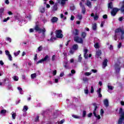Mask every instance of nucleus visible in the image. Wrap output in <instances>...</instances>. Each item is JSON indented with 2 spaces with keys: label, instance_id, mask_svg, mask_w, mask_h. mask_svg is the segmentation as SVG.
<instances>
[{
  "label": "nucleus",
  "instance_id": "obj_52",
  "mask_svg": "<svg viewBox=\"0 0 124 124\" xmlns=\"http://www.w3.org/2000/svg\"><path fill=\"white\" fill-rule=\"evenodd\" d=\"M6 40H7V41H9V42H11V38H10L9 37H7L6 38Z\"/></svg>",
  "mask_w": 124,
  "mask_h": 124
},
{
  "label": "nucleus",
  "instance_id": "obj_58",
  "mask_svg": "<svg viewBox=\"0 0 124 124\" xmlns=\"http://www.w3.org/2000/svg\"><path fill=\"white\" fill-rule=\"evenodd\" d=\"M64 75V73H63V72H62L60 74V77H63V76Z\"/></svg>",
  "mask_w": 124,
  "mask_h": 124
},
{
  "label": "nucleus",
  "instance_id": "obj_4",
  "mask_svg": "<svg viewBox=\"0 0 124 124\" xmlns=\"http://www.w3.org/2000/svg\"><path fill=\"white\" fill-rule=\"evenodd\" d=\"M56 36L57 38H62L63 37L62 35V30H56L55 31Z\"/></svg>",
  "mask_w": 124,
  "mask_h": 124
},
{
  "label": "nucleus",
  "instance_id": "obj_62",
  "mask_svg": "<svg viewBox=\"0 0 124 124\" xmlns=\"http://www.w3.org/2000/svg\"><path fill=\"white\" fill-rule=\"evenodd\" d=\"M103 19H107V15H104L103 16Z\"/></svg>",
  "mask_w": 124,
  "mask_h": 124
},
{
  "label": "nucleus",
  "instance_id": "obj_6",
  "mask_svg": "<svg viewBox=\"0 0 124 124\" xmlns=\"http://www.w3.org/2000/svg\"><path fill=\"white\" fill-rule=\"evenodd\" d=\"M74 41L77 42L78 43H80L81 44H83V39L82 38L79 37V36H76L74 38Z\"/></svg>",
  "mask_w": 124,
  "mask_h": 124
},
{
  "label": "nucleus",
  "instance_id": "obj_3",
  "mask_svg": "<svg viewBox=\"0 0 124 124\" xmlns=\"http://www.w3.org/2000/svg\"><path fill=\"white\" fill-rule=\"evenodd\" d=\"M93 105L94 107V110L93 111V114L96 118H97L98 120H100V115L96 114L95 113V111H96V109H97V104L96 103L93 104Z\"/></svg>",
  "mask_w": 124,
  "mask_h": 124
},
{
  "label": "nucleus",
  "instance_id": "obj_2",
  "mask_svg": "<svg viewBox=\"0 0 124 124\" xmlns=\"http://www.w3.org/2000/svg\"><path fill=\"white\" fill-rule=\"evenodd\" d=\"M34 30L36 31H38L39 33L42 32L43 35H45V31H46L45 28L41 29L39 27H38V26L36 25L34 28Z\"/></svg>",
  "mask_w": 124,
  "mask_h": 124
},
{
  "label": "nucleus",
  "instance_id": "obj_18",
  "mask_svg": "<svg viewBox=\"0 0 124 124\" xmlns=\"http://www.w3.org/2000/svg\"><path fill=\"white\" fill-rule=\"evenodd\" d=\"M17 115L16 114V113H15L14 112H12V117L14 120H15L16 119V116Z\"/></svg>",
  "mask_w": 124,
  "mask_h": 124
},
{
  "label": "nucleus",
  "instance_id": "obj_14",
  "mask_svg": "<svg viewBox=\"0 0 124 124\" xmlns=\"http://www.w3.org/2000/svg\"><path fill=\"white\" fill-rule=\"evenodd\" d=\"M97 93L98 94V97H102V94H101V88H99L97 90Z\"/></svg>",
  "mask_w": 124,
  "mask_h": 124
},
{
  "label": "nucleus",
  "instance_id": "obj_37",
  "mask_svg": "<svg viewBox=\"0 0 124 124\" xmlns=\"http://www.w3.org/2000/svg\"><path fill=\"white\" fill-rule=\"evenodd\" d=\"M20 52H21L20 50L17 51L16 52H15L14 53V55L15 56V57H17V56H18V55H19V54H20Z\"/></svg>",
  "mask_w": 124,
  "mask_h": 124
},
{
  "label": "nucleus",
  "instance_id": "obj_8",
  "mask_svg": "<svg viewBox=\"0 0 124 124\" xmlns=\"http://www.w3.org/2000/svg\"><path fill=\"white\" fill-rule=\"evenodd\" d=\"M103 102L106 107H108V106H109V100H108V99H104Z\"/></svg>",
  "mask_w": 124,
  "mask_h": 124
},
{
  "label": "nucleus",
  "instance_id": "obj_21",
  "mask_svg": "<svg viewBox=\"0 0 124 124\" xmlns=\"http://www.w3.org/2000/svg\"><path fill=\"white\" fill-rule=\"evenodd\" d=\"M17 89L18 90L20 94H23L24 93V92H23V89H22V88L18 87H17Z\"/></svg>",
  "mask_w": 124,
  "mask_h": 124
},
{
  "label": "nucleus",
  "instance_id": "obj_26",
  "mask_svg": "<svg viewBox=\"0 0 124 124\" xmlns=\"http://www.w3.org/2000/svg\"><path fill=\"white\" fill-rule=\"evenodd\" d=\"M94 47L96 49H98V48H99L100 46H99V44H98V43H96V44H94Z\"/></svg>",
  "mask_w": 124,
  "mask_h": 124
},
{
  "label": "nucleus",
  "instance_id": "obj_45",
  "mask_svg": "<svg viewBox=\"0 0 124 124\" xmlns=\"http://www.w3.org/2000/svg\"><path fill=\"white\" fill-rule=\"evenodd\" d=\"M72 117L74 118L75 119H79L80 117L77 115H73Z\"/></svg>",
  "mask_w": 124,
  "mask_h": 124
},
{
  "label": "nucleus",
  "instance_id": "obj_5",
  "mask_svg": "<svg viewBox=\"0 0 124 124\" xmlns=\"http://www.w3.org/2000/svg\"><path fill=\"white\" fill-rule=\"evenodd\" d=\"M50 60V57L48 55H46L44 58L39 60L37 62V64H38V63H43L44 62H47V61H49Z\"/></svg>",
  "mask_w": 124,
  "mask_h": 124
},
{
  "label": "nucleus",
  "instance_id": "obj_57",
  "mask_svg": "<svg viewBox=\"0 0 124 124\" xmlns=\"http://www.w3.org/2000/svg\"><path fill=\"white\" fill-rule=\"evenodd\" d=\"M71 73H72V74H75V73H76V71H75V70H72L71 71Z\"/></svg>",
  "mask_w": 124,
  "mask_h": 124
},
{
  "label": "nucleus",
  "instance_id": "obj_13",
  "mask_svg": "<svg viewBox=\"0 0 124 124\" xmlns=\"http://www.w3.org/2000/svg\"><path fill=\"white\" fill-rule=\"evenodd\" d=\"M52 23H57L58 22V18L57 17H53L51 19Z\"/></svg>",
  "mask_w": 124,
  "mask_h": 124
},
{
  "label": "nucleus",
  "instance_id": "obj_42",
  "mask_svg": "<svg viewBox=\"0 0 124 124\" xmlns=\"http://www.w3.org/2000/svg\"><path fill=\"white\" fill-rule=\"evenodd\" d=\"M9 19H10V17H7V18H5L4 19H3V22H7V21H8V20H9Z\"/></svg>",
  "mask_w": 124,
  "mask_h": 124
},
{
  "label": "nucleus",
  "instance_id": "obj_12",
  "mask_svg": "<svg viewBox=\"0 0 124 124\" xmlns=\"http://www.w3.org/2000/svg\"><path fill=\"white\" fill-rule=\"evenodd\" d=\"M86 4L87 6H88V7H89L90 8H92V2H91L90 0H87Z\"/></svg>",
  "mask_w": 124,
  "mask_h": 124
},
{
  "label": "nucleus",
  "instance_id": "obj_20",
  "mask_svg": "<svg viewBox=\"0 0 124 124\" xmlns=\"http://www.w3.org/2000/svg\"><path fill=\"white\" fill-rule=\"evenodd\" d=\"M81 37H82V38H85V37L87 36V33H86L85 32H82L81 33Z\"/></svg>",
  "mask_w": 124,
  "mask_h": 124
},
{
  "label": "nucleus",
  "instance_id": "obj_34",
  "mask_svg": "<svg viewBox=\"0 0 124 124\" xmlns=\"http://www.w3.org/2000/svg\"><path fill=\"white\" fill-rule=\"evenodd\" d=\"M108 90H111V91L114 89V87L112 86H110L109 84L108 85Z\"/></svg>",
  "mask_w": 124,
  "mask_h": 124
},
{
  "label": "nucleus",
  "instance_id": "obj_40",
  "mask_svg": "<svg viewBox=\"0 0 124 124\" xmlns=\"http://www.w3.org/2000/svg\"><path fill=\"white\" fill-rule=\"evenodd\" d=\"M6 113V110L2 109L1 110L0 114H5Z\"/></svg>",
  "mask_w": 124,
  "mask_h": 124
},
{
  "label": "nucleus",
  "instance_id": "obj_64",
  "mask_svg": "<svg viewBox=\"0 0 124 124\" xmlns=\"http://www.w3.org/2000/svg\"><path fill=\"white\" fill-rule=\"evenodd\" d=\"M50 4H54V1L52 0L49 1Z\"/></svg>",
  "mask_w": 124,
  "mask_h": 124
},
{
  "label": "nucleus",
  "instance_id": "obj_54",
  "mask_svg": "<svg viewBox=\"0 0 124 124\" xmlns=\"http://www.w3.org/2000/svg\"><path fill=\"white\" fill-rule=\"evenodd\" d=\"M52 74H53V75H54V76H55V75H56V74H57V70L53 71Z\"/></svg>",
  "mask_w": 124,
  "mask_h": 124
},
{
  "label": "nucleus",
  "instance_id": "obj_9",
  "mask_svg": "<svg viewBox=\"0 0 124 124\" xmlns=\"http://www.w3.org/2000/svg\"><path fill=\"white\" fill-rule=\"evenodd\" d=\"M124 116H121L118 121V124H123V122H124Z\"/></svg>",
  "mask_w": 124,
  "mask_h": 124
},
{
  "label": "nucleus",
  "instance_id": "obj_11",
  "mask_svg": "<svg viewBox=\"0 0 124 124\" xmlns=\"http://www.w3.org/2000/svg\"><path fill=\"white\" fill-rule=\"evenodd\" d=\"M84 57L85 59H88V57L89 56V55L88 54H87L88 53V49H84Z\"/></svg>",
  "mask_w": 124,
  "mask_h": 124
},
{
  "label": "nucleus",
  "instance_id": "obj_19",
  "mask_svg": "<svg viewBox=\"0 0 124 124\" xmlns=\"http://www.w3.org/2000/svg\"><path fill=\"white\" fill-rule=\"evenodd\" d=\"M77 18L78 20H81L82 19H83V16H82V15L78 14V15H77Z\"/></svg>",
  "mask_w": 124,
  "mask_h": 124
},
{
  "label": "nucleus",
  "instance_id": "obj_15",
  "mask_svg": "<svg viewBox=\"0 0 124 124\" xmlns=\"http://www.w3.org/2000/svg\"><path fill=\"white\" fill-rule=\"evenodd\" d=\"M73 34H74V35H78L79 34V31L77 29H75V30L73 31Z\"/></svg>",
  "mask_w": 124,
  "mask_h": 124
},
{
  "label": "nucleus",
  "instance_id": "obj_35",
  "mask_svg": "<svg viewBox=\"0 0 124 124\" xmlns=\"http://www.w3.org/2000/svg\"><path fill=\"white\" fill-rule=\"evenodd\" d=\"M81 8H82V10H81L82 13L83 14H85V13H86V8H85V7H83Z\"/></svg>",
  "mask_w": 124,
  "mask_h": 124
},
{
  "label": "nucleus",
  "instance_id": "obj_25",
  "mask_svg": "<svg viewBox=\"0 0 124 124\" xmlns=\"http://www.w3.org/2000/svg\"><path fill=\"white\" fill-rule=\"evenodd\" d=\"M119 114L121 115V116H124V112H123V108H120Z\"/></svg>",
  "mask_w": 124,
  "mask_h": 124
},
{
  "label": "nucleus",
  "instance_id": "obj_1",
  "mask_svg": "<svg viewBox=\"0 0 124 124\" xmlns=\"http://www.w3.org/2000/svg\"><path fill=\"white\" fill-rule=\"evenodd\" d=\"M114 40H118V33L121 32L122 34H124V27H120L115 31Z\"/></svg>",
  "mask_w": 124,
  "mask_h": 124
},
{
  "label": "nucleus",
  "instance_id": "obj_53",
  "mask_svg": "<svg viewBox=\"0 0 124 124\" xmlns=\"http://www.w3.org/2000/svg\"><path fill=\"white\" fill-rule=\"evenodd\" d=\"M91 71L93 73H96L97 72V70L94 69H92Z\"/></svg>",
  "mask_w": 124,
  "mask_h": 124
},
{
  "label": "nucleus",
  "instance_id": "obj_46",
  "mask_svg": "<svg viewBox=\"0 0 124 124\" xmlns=\"http://www.w3.org/2000/svg\"><path fill=\"white\" fill-rule=\"evenodd\" d=\"M104 24H105V21H102L101 23L100 27H101V28L103 27Z\"/></svg>",
  "mask_w": 124,
  "mask_h": 124
},
{
  "label": "nucleus",
  "instance_id": "obj_30",
  "mask_svg": "<svg viewBox=\"0 0 124 124\" xmlns=\"http://www.w3.org/2000/svg\"><path fill=\"white\" fill-rule=\"evenodd\" d=\"M98 15H97V14H95V15H94V17H93V19H94V20H95V21H96L97 20H98Z\"/></svg>",
  "mask_w": 124,
  "mask_h": 124
},
{
  "label": "nucleus",
  "instance_id": "obj_41",
  "mask_svg": "<svg viewBox=\"0 0 124 124\" xmlns=\"http://www.w3.org/2000/svg\"><path fill=\"white\" fill-rule=\"evenodd\" d=\"M93 92H94V90L93 89V86H91V93H93Z\"/></svg>",
  "mask_w": 124,
  "mask_h": 124
},
{
  "label": "nucleus",
  "instance_id": "obj_24",
  "mask_svg": "<svg viewBox=\"0 0 124 124\" xmlns=\"http://www.w3.org/2000/svg\"><path fill=\"white\" fill-rule=\"evenodd\" d=\"M53 11H56L58 10V7L56 4L54 5L52 8Z\"/></svg>",
  "mask_w": 124,
  "mask_h": 124
},
{
  "label": "nucleus",
  "instance_id": "obj_17",
  "mask_svg": "<svg viewBox=\"0 0 124 124\" xmlns=\"http://www.w3.org/2000/svg\"><path fill=\"white\" fill-rule=\"evenodd\" d=\"M96 23H94L92 24V29L93 30V31H96Z\"/></svg>",
  "mask_w": 124,
  "mask_h": 124
},
{
  "label": "nucleus",
  "instance_id": "obj_10",
  "mask_svg": "<svg viewBox=\"0 0 124 124\" xmlns=\"http://www.w3.org/2000/svg\"><path fill=\"white\" fill-rule=\"evenodd\" d=\"M108 62V60L107 59H105L103 62V68H105L106 66H107V62Z\"/></svg>",
  "mask_w": 124,
  "mask_h": 124
},
{
  "label": "nucleus",
  "instance_id": "obj_43",
  "mask_svg": "<svg viewBox=\"0 0 124 124\" xmlns=\"http://www.w3.org/2000/svg\"><path fill=\"white\" fill-rule=\"evenodd\" d=\"M5 52L6 56H9V55H10V52H9L8 50H5Z\"/></svg>",
  "mask_w": 124,
  "mask_h": 124
},
{
  "label": "nucleus",
  "instance_id": "obj_50",
  "mask_svg": "<svg viewBox=\"0 0 124 124\" xmlns=\"http://www.w3.org/2000/svg\"><path fill=\"white\" fill-rule=\"evenodd\" d=\"M83 80L84 82H88V81H89V79L87 78H83Z\"/></svg>",
  "mask_w": 124,
  "mask_h": 124
},
{
  "label": "nucleus",
  "instance_id": "obj_47",
  "mask_svg": "<svg viewBox=\"0 0 124 124\" xmlns=\"http://www.w3.org/2000/svg\"><path fill=\"white\" fill-rule=\"evenodd\" d=\"M8 59L9 61H12V56H11V55H8Z\"/></svg>",
  "mask_w": 124,
  "mask_h": 124
},
{
  "label": "nucleus",
  "instance_id": "obj_16",
  "mask_svg": "<svg viewBox=\"0 0 124 124\" xmlns=\"http://www.w3.org/2000/svg\"><path fill=\"white\" fill-rule=\"evenodd\" d=\"M101 55V50H98L96 51V57H99Z\"/></svg>",
  "mask_w": 124,
  "mask_h": 124
},
{
  "label": "nucleus",
  "instance_id": "obj_36",
  "mask_svg": "<svg viewBox=\"0 0 124 124\" xmlns=\"http://www.w3.org/2000/svg\"><path fill=\"white\" fill-rule=\"evenodd\" d=\"M84 93H85V94H89V89H88V87H86V89L84 90Z\"/></svg>",
  "mask_w": 124,
  "mask_h": 124
},
{
  "label": "nucleus",
  "instance_id": "obj_61",
  "mask_svg": "<svg viewBox=\"0 0 124 124\" xmlns=\"http://www.w3.org/2000/svg\"><path fill=\"white\" fill-rule=\"evenodd\" d=\"M124 34H122L120 36V39H124Z\"/></svg>",
  "mask_w": 124,
  "mask_h": 124
},
{
  "label": "nucleus",
  "instance_id": "obj_23",
  "mask_svg": "<svg viewBox=\"0 0 124 124\" xmlns=\"http://www.w3.org/2000/svg\"><path fill=\"white\" fill-rule=\"evenodd\" d=\"M108 8H110V9L113 8V3L112 2H110L108 3Z\"/></svg>",
  "mask_w": 124,
  "mask_h": 124
},
{
  "label": "nucleus",
  "instance_id": "obj_32",
  "mask_svg": "<svg viewBox=\"0 0 124 124\" xmlns=\"http://www.w3.org/2000/svg\"><path fill=\"white\" fill-rule=\"evenodd\" d=\"M31 79H34V78H36V73H34L31 75Z\"/></svg>",
  "mask_w": 124,
  "mask_h": 124
},
{
  "label": "nucleus",
  "instance_id": "obj_59",
  "mask_svg": "<svg viewBox=\"0 0 124 124\" xmlns=\"http://www.w3.org/2000/svg\"><path fill=\"white\" fill-rule=\"evenodd\" d=\"M55 60H56V56L53 55L52 58V61H55Z\"/></svg>",
  "mask_w": 124,
  "mask_h": 124
},
{
  "label": "nucleus",
  "instance_id": "obj_22",
  "mask_svg": "<svg viewBox=\"0 0 124 124\" xmlns=\"http://www.w3.org/2000/svg\"><path fill=\"white\" fill-rule=\"evenodd\" d=\"M4 11V9L3 8H1L0 9V17H1L2 15H3V11Z\"/></svg>",
  "mask_w": 124,
  "mask_h": 124
},
{
  "label": "nucleus",
  "instance_id": "obj_29",
  "mask_svg": "<svg viewBox=\"0 0 124 124\" xmlns=\"http://www.w3.org/2000/svg\"><path fill=\"white\" fill-rule=\"evenodd\" d=\"M73 50H78V45H74L73 46Z\"/></svg>",
  "mask_w": 124,
  "mask_h": 124
},
{
  "label": "nucleus",
  "instance_id": "obj_56",
  "mask_svg": "<svg viewBox=\"0 0 124 124\" xmlns=\"http://www.w3.org/2000/svg\"><path fill=\"white\" fill-rule=\"evenodd\" d=\"M38 120H39V117L37 116L35 118V122H38Z\"/></svg>",
  "mask_w": 124,
  "mask_h": 124
},
{
  "label": "nucleus",
  "instance_id": "obj_7",
  "mask_svg": "<svg viewBox=\"0 0 124 124\" xmlns=\"http://www.w3.org/2000/svg\"><path fill=\"white\" fill-rule=\"evenodd\" d=\"M119 10H120L117 8H113L111 12V15H112V16H115V15H116L117 14V13L118 11H119Z\"/></svg>",
  "mask_w": 124,
  "mask_h": 124
},
{
  "label": "nucleus",
  "instance_id": "obj_27",
  "mask_svg": "<svg viewBox=\"0 0 124 124\" xmlns=\"http://www.w3.org/2000/svg\"><path fill=\"white\" fill-rule=\"evenodd\" d=\"M68 0H61V4L62 5H64L65 4V2L67 1Z\"/></svg>",
  "mask_w": 124,
  "mask_h": 124
},
{
  "label": "nucleus",
  "instance_id": "obj_44",
  "mask_svg": "<svg viewBox=\"0 0 124 124\" xmlns=\"http://www.w3.org/2000/svg\"><path fill=\"white\" fill-rule=\"evenodd\" d=\"M84 74L86 76H90L92 74V73L86 72Z\"/></svg>",
  "mask_w": 124,
  "mask_h": 124
},
{
  "label": "nucleus",
  "instance_id": "obj_39",
  "mask_svg": "<svg viewBox=\"0 0 124 124\" xmlns=\"http://www.w3.org/2000/svg\"><path fill=\"white\" fill-rule=\"evenodd\" d=\"M64 67H65L66 69L68 68V66L67 65V62H65V64L64 65Z\"/></svg>",
  "mask_w": 124,
  "mask_h": 124
},
{
  "label": "nucleus",
  "instance_id": "obj_38",
  "mask_svg": "<svg viewBox=\"0 0 124 124\" xmlns=\"http://www.w3.org/2000/svg\"><path fill=\"white\" fill-rule=\"evenodd\" d=\"M13 78L15 81H18V80H19V78L17 76H14Z\"/></svg>",
  "mask_w": 124,
  "mask_h": 124
},
{
  "label": "nucleus",
  "instance_id": "obj_49",
  "mask_svg": "<svg viewBox=\"0 0 124 124\" xmlns=\"http://www.w3.org/2000/svg\"><path fill=\"white\" fill-rule=\"evenodd\" d=\"M104 114V111L103 110V109H101L100 110V115L102 116Z\"/></svg>",
  "mask_w": 124,
  "mask_h": 124
},
{
  "label": "nucleus",
  "instance_id": "obj_63",
  "mask_svg": "<svg viewBox=\"0 0 124 124\" xmlns=\"http://www.w3.org/2000/svg\"><path fill=\"white\" fill-rule=\"evenodd\" d=\"M86 112L85 111H84L83 112V117H85L86 116Z\"/></svg>",
  "mask_w": 124,
  "mask_h": 124
},
{
  "label": "nucleus",
  "instance_id": "obj_48",
  "mask_svg": "<svg viewBox=\"0 0 124 124\" xmlns=\"http://www.w3.org/2000/svg\"><path fill=\"white\" fill-rule=\"evenodd\" d=\"M64 123V120L62 119V120H61L59 123L58 124H63Z\"/></svg>",
  "mask_w": 124,
  "mask_h": 124
},
{
  "label": "nucleus",
  "instance_id": "obj_33",
  "mask_svg": "<svg viewBox=\"0 0 124 124\" xmlns=\"http://www.w3.org/2000/svg\"><path fill=\"white\" fill-rule=\"evenodd\" d=\"M42 49H43V47L42 46H40L38 48V49L37 50L36 52H41V51H42Z\"/></svg>",
  "mask_w": 124,
  "mask_h": 124
},
{
  "label": "nucleus",
  "instance_id": "obj_28",
  "mask_svg": "<svg viewBox=\"0 0 124 124\" xmlns=\"http://www.w3.org/2000/svg\"><path fill=\"white\" fill-rule=\"evenodd\" d=\"M28 109H29V108H28V106H25L23 108V112H27V111H28Z\"/></svg>",
  "mask_w": 124,
  "mask_h": 124
},
{
  "label": "nucleus",
  "instance_id": "obj_60",
  "mask_svg": "<svg viewBox=\"0 0 124 124\" xmlns=\"http://www.w3.org/2000/svg\"><path fill=\"white\" fill-rule=\"evenodd\" d=\"M122 47V43H120L119 45H118V48H121Z\"/></svg>",
  "mask_w": 124,
  "mask_h": 124
},
{
  "label": "nucleus",
  "instance_id": "obj_55",
  "mask_svg": "<svg viewBox=\"0 0 124 124\" xmlns=\"http://www.w3.org/2000/svg\"><path fill=\"white\" fill-rule=\"evenodd\" d=\"M79 5H80V7H81V8L84 7V5H83V3L82 2H80L79 3Z\"/></svg>",
  "mask_w": 124,
  "mask_h": 124
},
{
  "label": "nucleus",
  "instance_id": "obj_31",
  "mask_svg": "<svg viewBox=\"0 0 124 124\" xmlns=\"http://www.w3.org/2000/svg\"><path fill=\"white\" fill-rule=\"evenodd\" d=\"M40 11L41 13H44L45 12V8L44 7H42L40 9Z\"/></svg>",
  "mask_w": 124,
  "mask_h": 124
},
{
  "label": "nucleus",
  "instance_id": "obj_51",
  "mask_svg": "<svg viewBox=\"0 0 124 124\" xmlns=\"http://www.w3.org/2000/svg\"><path fill=\"white\" fill-rule=\"evenodd\" d=\"M82 61V57L81 56V55H80L78 56V62H81Z\"/></svg>",
  "mask_w": 124,
  "mask_h": 124
}]
</instances>
